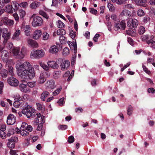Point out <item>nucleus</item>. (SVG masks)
<instances>
[{"label":"nucleus","mask_w":155,"mask_h":155,"mask_svg":"<svg viewBox=\"0 0 155 155\" xmlns=\"http://www.w3.org/2000/svg\"><path fill=\"white\" fill-rule=\"evenodd\" d=\"M68 43L71 49L74 50V53L75 54H76L77 51V46L76 42H75L74 43H73L71 42L68 41Z\"/></svg>","instance_id":"obj_22"},{"label":"nucleus","mask_w":155,"mask_h":155,"mask_svg":"<svg viewBox=\"0 0 155 155\" xmlns=\"http://www.w3.org/2000/svg\"><path fill=\"white\" fill-rule=\"evenodd\" d=\"M127 40L128 42L132 46H133L134 45V42L130 38H128Z\"/></svg>","instance_id":"obj_64"},{"label":"nucleus","mask_w":155,"mask_h":155,"mask_svg":"<svg viewBox=\"0 0 155 155\" xmlns=\"http://www.w3.org/2000/svg\"><path fill=\"white\" fill-rule=\"evenodd\" d=\"M63 54L64 55H67L69 54V49L67 48H65L63 50Z\"/></svg>","instance_id":"obj_61"},{"label":"nucleus","mask_w":155,"mask_h":155,"mask_svg":"<svg viewBox=\"0 0 155 155\" xmlns=\"http://www.w3.org/2000/svg\"><path fill=\"white\" fill-rule=\"evenodd\" d=\"M21 31L19 29H16L14 33L13 36L12 38L16 40H19L20 38H19V36L20 34Z\"/></svg>","instance_id":"obj_27"},{"label":"nucleus","mask_w":155,"mask_h":155,"mask_svg":"<svg viewBox=\"0 0 155 155\" xmlns=\"http://www.w3.org/2000/svg\"><path fill=\"white\" fill-rule=\"evenodd\" d=\"M6 11L8 13H11L12 12V5H8L6 7Z\"/></svg>","instance_id":"obj_45"},{"label":"nucleus","mask_w":155,"mask_h":155,"mask_svg":"<svg viewBox=\"0 0 155 155\" xmlns=\"http://www.w3.org/2000/svg\"><path fill=\"white\" fill-rule=\"evenodd\" d=\"M16 122V117L12 114H9L7 117V123L9 125H12Z\"/></svg>","instance_id":"obj_12"},{"label":"nucleus","mask_w":155,"mask_h":155,"mask_svg":"<svg viewBox=\"0 0 155 155\" xmlns=\"http://www.w3.org/2000/svg\"><path fill=\"white\" fill-rule=\"evenodd\" d=\"M28 95L27 94H24L23 98L21 97L19 94H16L14 96V100L15 101H19L22 100L25 97H26Z\"/></svg>","instance_id":"obj_28"},{"label":"nucleus","mask_w":155,"mask_h":155,"mask_svg":"<svg viewBox=\"0 0 155 155\" xmlns=\"http://www.w3.org/2000/svg\"><path fill=\"white\" fill-rule=\"evenodd\" d=\"M142 68L143 70L147 74H151V72L146 67L143 65H142Z\"/></svg>","instance_id":"obj_59"},{"label":"nucleus","mask_w":155,"mask_h":155,"mask_svg":"<svg viewBox=\"0 0 155 155\" xmlns=\"http://www.w3.org/2000/svg\"><path fill=\"white\" fill-rule=\"evenodd\" d=\"M60 76V73L59 71H56L54 72L53 73V77L55 79H57L59 78Z\"/></svg>","instance_id":"obj_50"},{"label":"nucleus","mask_w":155,"mask_h":155,"mask_svg":"<svg viewBox=\"0 0 155 155\" xmlns=\"http://www.w3.org/2000/svg\"><path fill=\"white\" fill-rule=\"evenodd\" d=\"M12 3L14 7L13 8L14 11H16L19 8V4L17 2L15 1L12 2Z\"/></svg>","instance_id":"obj_33"},{"label":"nucleus","mask_w":155,"mask_h":155,"mask_svg":"<svg viewBox=\"0 0 155 155\" xmlns=\"http://www.w3.org/2000/svg\"><path fill=\"white\" fill-rule=\"evenodd\" d=\"M42 39L44 41L47 40L50 37L49 34L46 32H44L42 33Z\"/></svg>","instance_id":"obj_31"},{"label":"nucleus","mask_w":155,"mask_h":155,"mask_svg":"<svg viewBox=\"0 0 155 155\" xmlns=\"http://www.w3.org/2000/svg\"><path fill=\"white\" fill-rule=\"evenodd\" d=\"M145 31V28L143 26H141L139 28V32L140 34H143L144 33Z\"/></svg>","instance_id":"obj_53"},{"label":"nucleus","mask_w":155,"mask_h":155,"mask_svg":"<svg viewBox=\"0 0 155 155\" xmlns=\"http://www.w3.org/2000/svg\"><path fill=\"white\" fill-rule=\"evenodd\" d=\"M1 56L2 59L4 61H7L9 58V53L5 50L2 51L1 52Z\"/></svg>","instance_id":"obj_18"},{"label":"nucleus","mask_w":155,"mask_h":155,"mask_svg":"<svg viewBox=\"0 0 155 155\" xmlns=\"http://www.w3.org/2000/svg\"><path fill=\"white\" fill-rule=\"evenodd\" d=\"M27 84L28 86V87L30 88H33L36 85V84L35 82L32 81L31 82H28V83H27Z\"/></svg>","instance_id":"obj_51"},{"label":"nucleus","mask_w":155,"mask_h":155,"mask_svg":"<svg viewBox=\"0 0 155 155\" xmlns=\"http://www.w3.org/2000/svg\"><path fill=\"white\" fill-rule=\"evenodd\" d=\"M62 89L61 87L58 88L55 91L53 92V95L54 96L58 95Z\"/></svg>","instance_id":"obj_47"},{"label":"nucleus","mask_w":155,"mask_h":155,"mask_svg":"<svg viewBox=\"0 0 155 155\" xmlns=\"http://www.w3.org/2000/svg\"><path fill=\"white\" fill-rule=\"evenodd\" d=\"M8 82L11 86L14 87L17 86L19 83L18 80L12 77L8 78Z\"/></svg>","instance_id":"obj_15"},{"label":"nucleus","mask_w":155,"mask_h":155,"mask_svg":"<svg viewBox=\"0 0 155 155\" xmlns=\"http://www.w3.org/2000/svg\"><path fill=\"white\" fill-rule=\"evenodd\" d=\"M18 138L16 137L12 138L8 140L7 145H14L15 144V143L18 141Z\"/></svg>","instance_id":"obj_26"},{"label":"nucleus","mask_w":155,"mask_h":155,"mask_svg":"<svg viewBox=\"0 0 155 155\" xmlns=\"http://www.w3.org/2000/svg\"><path fill=\"white\" fill-rule=\"evenodd\" d=\"M110 17L114 21H116L118 20L117 15L115 14H112Z\"/></svg>","instance_id":"obj_62"},{"label":"nucleus","mask_w":155,"mask_h":155,"mask_svg":"<svg viewBox=\"0 0 155 155\" xmlns=\"http://www.w3.org/2000/svg\"><path fill=\"white\" fill-rule=\"evenodd\" d=\"M39 64L43 69L46 71H48L49 69V67L48 65H47L44 63L41 62Z\"/></svg>","instance_id":"obj_40"},{"label":"nucleus","mask_w":155,"mask_h":155,"mask_svg":"<svg viewBox=\"0 0 155 155\" xmlns=\"http://www.w3.org/2000/svg\"><path fill=\"white\" fill-rule=\"evenodd\" d=\"M12 16L14 17L15 21L17 22H18L19 21V17L18 14L16 13H15L13 14Z\"/></svg>","instance_id":"obj_63"},{"label":"nucleus","mask_w":155,"mask_h":155,"mask_svg":"<svg viewBox=\"0 0 155 155\" xmlns=\"http://www.w3.org/2000/svg\"><path fill=\"white\" fill-rule=\"evenodd\" d=\"M15 130L12 128H10L8 130V132L7 134V136L10 137L11 135L14 134Z\"/></svg>","instance_id":"obj_42"},{"label":"nucleus","mask_w":155,"mask_h":155,"mask_svg":"<svg viewBox=\"0 0 155 155\" xmlns=\"http://www.w3.org/2000/svg\"><path fill=\"white\" fill-rule=\"evenodd\" d=\"M12 53L13 56L16 58L21 59L24 57L26 52V49L25 47H22L21 51L19 47H14L12 50Z\"/></svg>","instance_id":"obj_2"},{"label":"nucleus","mask_w":155,"mask_h":155,"mask_svg":"<svg viewBox=\"0 0 155 155\" xmlns=\"http://www.w3.org/2000/svg\"><path fill=\"white\" fill-rule=\"evenodd\" d=\"M49 68L53 69H57L58 67V65L56 62L54 61H48L47 63Z\"/></svg>","instance_id":"obj_19"},{"label":"nucleus","mask_w":155,"mask_h":155,"mask_svg":"<svg viewBox=\"0 0 155 155\" xmlns=\"http://www.w3.org/2000/svg\"><path fill=\"white\" fill-rule=\"evenodd\" d=\"M126 28V23L123 21H121L120 23L115 24L114 27V30L117 31L119 29L124 30Z\"/></svg>","instance_id":"obj_13"},{"label":"nucleus","mask_w":155,"mask_h":155,"mask_svg":"<svg viewBox=\"0 0 155 155\" xmlns=\"http://www.w3.org/2000/svg\"><path fill=\"white\" fill-rule=\"evenodd\" d=\"M19 88L20 91L25 93H28L31 92V89L28 87L26 82L25 81H22L21 83L19 85Z\"/></svg>","instance_id":"obj_5"},{"label":"nucleus","mask_w":155,"mask_h":155,"mask_svg":"<svg viewBox=\"0 0 155 155\" xmlns=\"http://www.w3.org/2000/svg\"><path fill=\"white\" fill-rule=\"evenodd\" d=\"M28 5V4L27 2H23L19 4V6L24 8H26Z\"/></svg>","instance_id":"obj_44"},{"label":"nucleus","mask_w":155,"mask_h":155,"mask_svg":"<svg viewBox=\"0 0 155 155\" xmlns=\"http://www.w3.org/2000/svg\"><path fill=\"white\" fill-rule=\"evenodd\" d=\"M42 35V32L41 30L36 29L33 33L32 38L35 40H38L41 38Z\"/></svg>","instance_id":"obj_14"},{"label":"nucleus","mask_w":155,"mask_h":155,"mask_svg":"<svg viewBox=\"0 0 155 155\" xmlns=\"http://www.w3.org/2000/svg\"><path fill=\"white\" fill-rule=\"evenodd\" d=\"M46 79L44 77V76L43 74H41L40 75L39 79V83L41 84L44 83L46 81Z\"/></svg>","instance_id":"obj_39"},{"label":"nucleus","mask_w":155,"mask_h":155,"mask_svg":"<svg viewBox=\"0 0 155 155\" xmlns=\"http://www.w3.org/2000/svg\"><path fill=\"white\" fill-rule=\"evenodd\" d=\"M21 134L24 136H25L28 134V132H27L25 130H20Z\"/></svg>","instance_id":"obj_56"},{"label":"nucleus","mask_w":155,"mask_h":155,"mask_svg":"<svg viewBox=\"0 0 155 155\" xmlns=\"http://www.w3.org/2000/svg\"><path fill=\"white\" fill-rule=\"evenodd\" d=\"M107 7L109 9L110 12H115V7L112 4L110 3H108Z\"/></svg>","instance_id":"obj_29"},{"label":"nucleus","mask_w":155,"mask_h":155,"mask_svg":"<svg viewBox=\"0 0 155 155\" xmlns=\"http://www.w3.org/2000/svg\"><path fill=\"white\" fill-rule=\"evenodd\" d=\"M40 5V2L38 1H35L32 2L30 5V7L32 9H35L38 8Z\"/></svg>","instance_id":"obj_25"},{"label":"nucleus","mask_w":155,"mask_h":155,"mask_svg":"<svg viewBox=\"0 0 155 155\" xmlns=\"http://www.w3.org/2000/svg\"><path fill=\"white\" fill-rule=\"evenodd\" d=\"M147 0H137L135 1L136 4L140 6L146 7L147 5Z\"/></svg>","instance_id":"obj_21"},{"label":"nucleus","mask_w":155,"mask_h":155,"mask_svg":"<svg viewBox=\"0 0 155 155\" xmlns=\"http://www.w3.org/2000/svg\"><path fill=\"white\" fill-rule=\"evenodd\" d=\"M21 29H23L25 34L27 36L30 35L31 27L29 25H26L25 26H23V25L21 27Z\"/></svg>","instance_id":"obj_20"},{"label":"nucleus","mask_w":155,"mask_h":155,"mask_svg":"<svg viewBox=\"0 0 155 155\" xmlns=\"http://www.w3.org/2000/svg\"><path fill=\"white\" fill-rule=\"evenodd\" d=\"M45 88L47 89H53L56 87L54 81L52 79L47 81L45 84Z\"/></svg>","instance_id":"obj_11"},{"label":"nucleus","mask_w":155,"mask_h":155,"mask_svg":"<svg viewBox=\"0 0 155 155\" xmlns=\"http://www.w3.org/2000/svg\"><path fill=\"white\" fill-rule=\"evenodd\" d=\"M137 14L139 16L142 17L144 15L145 13L142 9H140L137 11Z\"/></svg>","instance_id":"obj_43"},{"label":"nucleus","mask_w":155,"mask_h":155,"mask_svg":"<svg viewBox=\"0 0 155 155\" xmlns=\"http://www.w3.org/2000/svg\"><path fill=\"white\" fill-rule=\"evenodd\" d=\"M138 24V21L136 19L129 18L127 21V26L130 28H136Z\"/></svg>","instance_id":"obj_8"},{"label":"nucleus","mask_w":155,"mask_h":155,"mask_svg":"<svg viewBox=\"0 0 155 155\" xmlns=\"http://www.w3.org/2000/svg\"><path fill=\"white\" fill-rule=\"evenodd\" d=\"M58 62H60L62 61L61 65V69L62 71L66 70L70 66V62L67 60H65L63 61V60L62 58H59L58 59Z\"/></svg>","instance_id":"obj_9"},{"label":"nucleus","mask_w":155,"mask_h":155,"mask_svg":"<svg viewBox=\"0 0 155 155\" xmlns=\"http://www.w3.org/2000/svg\"><path fill=\"white\" fill-rule=\"evenodd\" d=\"M14 63L13 61L11 60H9L6 61V65H8V68H6L8 69L9 74L12 76H13L14 75V68L11 66V65H13Z\"/></svg>","instance_id":"obj_10"},{"label":"nucleus","mask_w":155,"mask_h":155,"mask_svg":"<svg viewBox=\"0 0 155 155\" xmlns=\"http://www.w3.org/2000/svg\"><path fill=\"white\" fill-rule=\"evenodd\" d=\"M22 114L25 115L27 118H29L31 117H34L36 115L35 110L29 106L25 108L22 110L21 112L18 113V114L20 117L22 116Z\"/></svg>","instance_id":"obj_3"},{"label":"nucleus","mask_w":155,"mask_h":155,"mask_svg":"<svg viewBox=\"0 0 155 155\" xmlns=\"http://www.w3.org/2000/svg\"><path fill=\"white\" fill-rule=\"evenodd\" d=\"M6 129V126L5 124L1 123L0 124V131H5Z\"/></svg>","instance_id":"obj_57"},{"label":"nucleus","mask_w":155,"mask_h":155,"mask_svg":"<svg viewBox=\"0 0 155 155\" xmlns=\"http://www.w3.org/2000/svg\"><path fill=\"white\" fill-rule=\"evenodd\" d=\"M37 109L39 110H44L45 109V106L44 105L39 103H36V104Z\"/></svg>","instance_id":"obj_46"},{"label":"nucleus","mask_w":155,"mask_h":155,"mask_svg":"<svg viewBox=\"0 0 155 155\" xmlns=\"http://www.w3.org/2000/svg\"><path fill=\"white\" fill-rule=\"evenodd\" d=\"M57 27L59 28H64L65 26L64 24L61 21L59 20L57 22Z\"/></svg>","instance_id":"obj_41"},{"label":"nucleus","mask_w":155,"mask_h":155,"mask_svg":"<svg viewBox=\"0 0 155 155\" xmlns=\"http://www.w3.org/2000/svg\"><path fill=\"white\" fill-rule=\"evenodd\" d=\"M74 138L73 136L71 135L69 136L68 138L67 141L69 143H71L74 142Z\"/></svg>","instance_id":"obj_49"},{"label":"nucleus","mask_w":155,"mask_h":155,"mask_svg":"<svg viewBox=\"0 0 155 155\" xmlns=\"http://www.w3.org/2000/svg\"><path fill=\"white\" fill-rule=\"evenodd\" d=\"M45 116H42L40 118V119H36L35 122L37 124H38L39 122H40V124H42L45 121Z\"/></svg>","instance_id":"obj_34"},{"label":"nucleus","mask_w":155,"mask_h":155,"mask_svg":"<svg viewBox=\"0 0 155 155\" xmlns=\"http://www.w3.org/2000/svg\"><path fill=\"white\" fill-rule=\"evenodd\" d=\"M70 35L72 39H74L75 36L76 35V33L72 30H70L69 31Z\"/></svg>","instance_id":"obj_54"},{"label":"nucleus","mask_w":155,"mask_h":155,"mask_svg":"<svg viewBox=\"0 0 155 155\" xmlns=\"http://www.w3.org/2000/svg\"><path fill=\"white\" fill-rule=\"evenodd\" d=\"M39 15L43 16L44 18L48 19L49 18L48 15L45 12L42 10H40L39 12Z\"/></svg>","instance_id":"obj_37"},{"label":"nucleus","mask_w":155,"mask_h":155,"mask_svg":"<svg viewBox=\"0 0 155 155\" xmlns=\"http://www.w3.org/2000/svg\"><path fill=\"white\" fill-rule=\"evenodd\" d=\"M67 128L68 126L65 125H60L58 127V128L59 129L62 130L66 129Z\"/></svg>","instance_id":"obj_60"},{"label":"nucleus","mask_w":155,"mask_h":155,"mask_svg":"<svg viewBox=\"0 0 155 155\" xmlns=\"http://www.w3.org/2000/svg\"><path fill=\"white\" fill-rule=\"evenodd\" d=\"M0 74L2 78H6L7 76L8 71L6 69H2L0 72Z\"/></svg>","instance_id":"obj_35"},{"label":"nucleus","mask_w":155,"mask_h":155,"mask_svg":"<svg viewBox=\"0 0 155 155\" xmlns=\"http://www.w3.org/2000/svg\"><path fill=\"white\" fill-rule=\"evenodd\" d=\"M18 75L25 79H32L35 76V70L28 61L18 62L16 65Z\"/></svg>","instance_id":"obj_1"},{"label":"nucleus","mask_w":155,"mask_h":155,"mask_svg":"<svg viewBox=\"0 0 155 155\" xmlns=\"http://www.w3.org/2000/svg\"><path fill=\"white\" fill-rule=\"evenodd\" d=\"M57 33L58 35L62 36L65 35L66 33V32L63 29H59L57 30Z\"/></svg>","instance_id":"obj_38"},{"label":"nucleus","mask_w":155,"mask_h":155,"mask_svg":"<svg viewBox=\"0 0 155 155\" xmlns=\"http://www.w3.org/2000/svg\"><path fill=\"white\" fill-rule=\"evenodd\" d=\"M11 35V32L8 31L7 29L4 28L2 30V37L4 38L3 44L5 45L7 42L8 40L9 39Z\"/></svg>","instance_id":"obj_7"},{"label":"nucleus","mask_w":155,"mask_h":155,"mask_svg":"<svg viewBox=\"0 0 155 155\" xmlns=\"http://www.w3.org/2000/svg\"><path fill=\"white\" fill-rule=\"evenodd\" d=\"M10 2V0H0V8H2L5 4Z\"/></svg>","instance_id":"obj_36"},{"label":"nucleus","mask_w":155,"mask_h":155,"mask_svg":"<svg viewBox=\"0 0 155 155\" xmlns=\"http://www.w3.org/2000/svg\"><path fill=\"white\" fill-rule=\"evenodd\" d=\"M43 23V21L42 18L40 16H37L33 18L31 25L34 27H37L41 26Z\"/></svg>","instance_id":"obj_6"},{"label":"nucleus","mask_w":155,"mask_h":155,"mask_svg":"<svg viewBox=\"0 0 155 155\" xmlns=\"http://www.w3.org/2000/svg\"><path fill=\"white\" fill-rule=\"evenodd\" d=\"M58 51V48L56 45H54L51 46L49 50V53L52 54H56Z\"/></svg>","instance_id":"obj_24"},{"label":"nucleus","mask_w":155,"mask_h":155,"mask_svg":"<svg viewBox=\"0 0 155 155\" xmlns=\"http://www.w3.org/2000/svg\"><path fill=\"white\" fill-rule=\"evenodd\" d=\"M28 126V124L25 122L22 123L21 127L20 128V130H26Z\"/></svg>","instance_id":"obj_58"},{"label":"nucleus","mask_w":155,"mask_h":155,"mask_svg":"<svg viewBox=\"0 0 155 155\" xmlns=\"http://www.w3.org/2000/svg\"><path fill=\"white\" fill-rule=\"evenodd\" d=\"M45 54V51L42 49L32 51L31 53L30 57L32 59L40 58L43 57Z\"/></svg>","instance_id":"obj_4"},{"label":"nucleus","mask_w":155,"mask_h":155,"mask_svg":"<svg viewBox=\"0 0 155 155\" xmlns=\"http://www.w3.org/2000/svg\"><path fill=\"white\" fill-rule=\"evenodd\" d=\"M49 94V93L47 91H45L43 92L41 94L40 98L41 100L43 101L45 100L46 98Z\"/></svg>","instance_id":"obj_30"},{"label":"nucleus","mask_w":155,"mask_h":155,"mask_svg":"<svg viewBox=\"0 0 155 155\" xmlns=\"http://www.w3.org/2000/svg\"><path fill=\"white\" fill-rule=\"evenodd\" d=\"M27 41L28 45L33 48H37L38 47V43L34 40L28 38Z\"/></svg>","instance_id":"obj_17"},{"label":"nucleus","mask_w":155,"mask_h":155,"mask_svg":"<svg viewBox=\"0 0 155 155\" xmlns=\"http://www.w3.org/2000/svg\"><path fill=\"white\" fill-rule=\"evenodd\" d=\"M68 43L71 49L74 50V53L75 54H76L77 51V46L76 42H75L74 43H73L71 42L68 41Z\"/></svg>","instance_id":"obj_23"},{"label":"nucleus","mask_w":155,"mask_h":155,"mask_svg":"<svg viewBox=\"0 0 155 155\" xmlns=\"http://www.w3.org/2000/svg\"><path fill=\"white\" fill-rule=\"evenodd\" d=\"M120 16L124 18L127 19L130 17L131 12L127 10L124 9L120 13Z\"/></svg>","instance_id":"obj_16"},{"label":"nucleus","mask_w":155,"mask_h":155,"mask_svg":"<svg viewBox=\"0 0 155 155\" xmlns=\"http://www.w3.org/2000/svg\"><path fill=\"white\" fill-rule=\"evenodd\" d=\"M26 13L25 11L22 9H21L19 11V15H20V18L22 20L24 19V17L25 16Z\"/></svg>","instance_id":"obj_32"},{"label":"nucleus","mask_w":155,"mask_h":155,"mask_svg":"<svg viewBox=\"0 0 155 155\" xmlns=\"http://www.w3.org/2000/svg\"><path fill=\"white\" fill-rule=\"evenodd\" d=\"M14 24V21L13 20L9 19L7 20L6 21V24L9 26H12Z\"/></svg>","instance_id":"obj_52"},{"label":"nucleus","mask_w":155,"mask_h":155,"mask_svg":"<svg viewBox=\"0 0 155 155\" xmlns=\"http://www.w3.org/2000/svg\"><path fill=\"white\" fill-rule=\"evenodd\" d=\"M133 110V107L130 106H129L127 108V114L129 115H130L132 114Z\"/></svg>","instance_id":"obj_48"},{"label":"nucleus","mask_w":155,"mask_h":155,"mask_svg":"<svg viewBox=\"0 0 155 155\" xmlns=\"http://www.w3.org/2000/svg\"><path fill=\"white\" fill-rule=\"evenodd\" d=\"M7 135L5 131H0V136L2 139H4Z\"/></svg>","instance_id":"obj_55"}]
</instances>
